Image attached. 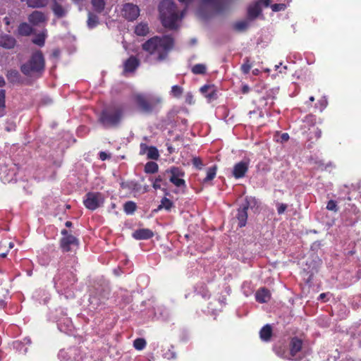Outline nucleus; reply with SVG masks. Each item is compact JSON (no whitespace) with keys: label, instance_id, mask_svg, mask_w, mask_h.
Returning <instances> with one entry per match:
<instances>
[{"label":"nucleus","instance_id":"338daca9","mask_svg":"<svg viewBox=\"0 0 361 361\" xmlns=\"http://www.w3.org/2000/svg\"><path fill=\"white\" fill-rule=\"evenodd\" d=\"M6 255H7L6 253H1V254H0V257H3L4 258V257H6Z\"/></svg>","mask_w":361,"mask_h":361},{"label":"nucleus","instance_id":"a878e982","mask_svg":"<svg viewBox=\"0 0 361 361\" xmlns=\"http://www.w3.org/2000/svg\"><path fill=\"white\" fill-rule=\"evenodd\" d=\"M49 3V0H27V5L28 7L33 8H44Z\"/></svg>","mask_w":361,"mask_h":361},{"label":"nucleus","instance_id":"393cba45","mask_svg":"<svg viewBox=\"0 0 361 361\" xmlns=\"http://www.w3.org/2000/svg\"><path fill=\"white\" fill-rule=\"evenodd\" d=\"M135 33L138 36H145L149 33V27L147 23H140L135 27Z\"/></svg>","mask_w":361,"mask_h":361},{"label":"nucleus","instance_id":"864d4df0","mask_svg":"<svg viewBox=\"0 0 361 361\" xmlns=\"http://www.w3.org/2000/svg\"><path fill=\"white\" fill-rule=\"evenodd\" d=\"M186 102L188 104L192 103V94L191 93H188L186 96Z\"/></svg>","mask_w":361,"mask_h":361},{"label":"nucleus","instance_id":"9d476101","mask_svg":"<svg viewBox=\"0 0 361 361\" xmlns=\"http://www.w3.org/2000/svg\"><path fill=\"white\" fill-rule=\"evenodd\" d=\"M302 346V342L300 339L295 337L292 338L290 343V353L288 355L283 357L294 361H300L301 357L298 355V353L301 351Z\"/></svg>","mask_w":361,"mask_h":361},{"label":"nucleus","instance_id":"bf43d9fd","mask_svg":"<svg viewBox=\"0 0 361 361\" xmlns=\"http://www.w3.org/2000/svg\"><path fill=\"white\" fill-rule=\"evenodd\" d=\"M61 233L63 235V237L69 235L68 233V231L66 229H63L61 232Z\"/></svg>","mask_w":361,"mask_h":361},{"label":"nucleus","instance_id":"2f4dec72","mask_svg":"<svg viewBox=\"0 0 361 361\" xmlns=\"http://www.w3.org/2000/svg\"><path fill=\"white\" fill-rule=\"evenodd\" d=\"M5 98H6L5 90H0V116H3L6 114Z\"/></svg>","mask_w":361,"mask_h":361},{"label":"nucleus","instance_id":"aec40b11","mask_svg":"<svg viewBox=\"0 0 361 361\" xmlns=\"http://www.w3.org/2000/svg\"><path fill=\"white\" fill-rule=\"evenodd\" d=\"M180 2L188 4L192 0H178ZM203 3L205 4L210 5L214 8L216 11L220 12L222 11V4L224 0H202Z\"/></svg>","mask_w":361,"mask_h":361},{"label":"nucleus","instance_id":"c9c22d12","mask_svg":"<svg viewBox=\"0 0 361 361\" xmlns=\"http://www.w3.org/2000/svg\"><path fill=\"white\" fill-rule=\"evenodd\" d=\"M249 26V22L247 20H242L235 23L234 28L238 31H244Z\"/></svg>","mask_w":361,"mask_h":361},{"label":"nucleus","instance_id":"c85d7f7f","mask_svg":"<svg viewBox=\"0 0 361 361\" xmlns=\"http://www.w3.org/2000/svg\"><path fill=\"white\" fill-rule=\"evenodd\" d=\"M87 24V27L90 29H92V28L95 27L99 24L98 17L95 14H94L91 12H89Z\"/></svg>","mask_w":361,"mask_h":361},{"label":"nucleus","instance_id":"2eb2a0df","mask_svg":"<svg viewBox=\"0 0 361 361\" xmlns=\"http://www.w3.org/2000/svg\"><path fill=\"white\" fill-rule=\"evenodd\" d=\"M16 39L11 35L2 34L0 35V47L6 49H11L16 45Z\"/></svg>","mask_w":361,"mask_h":361},{"label":"nucleus","instance_id":"603ef678","mask_svg":"<svg viewBox=\"0 0 361 361\" xmlns=\"http://www.w3.org/2000/svg\"><path fill=\"white\" fill-rule=\"evenodd\" d=\"M281 139L282 142H286L289 139V135L288 133H283L281 136Z\"/></svg>","mask_w":361,"mask_h":361},{"label":"nucleus","instance_id":"680f3d73","mask_svg":"<svg viewBox=\"0 0 361 361\" xmlns=\"http://www.w3.org/2000/svg\"><path fill=\"white\" fill-rule=\"evenodd\" d=\"M327 294L326 293H321L319 296V298L320 300H324L326 297Z\"/></svg>","mask_w":361,"mask_h":361},{"label":"nucleus","instance_id":"58836bf2","mask_svg":"<svg viewBox=\"0 0 361 361\" xmlns=\"http://www.w3.org/2000/svg\"><path fill=\"white\" fill-rule=\"evenodd\" d=\"M133 346L135 349L141 350L146 346V341L144 338H137L133 342Z\"/></svg>","mask_w":361,"mask_h":361},{"label":"nucleus","instance_id":"423d86ee","mask_svg":"<svg viewBox=\"0 0 361 361\" xmlns=\"http://www.w3.org/2000/svg\"><path fill=\"white\" fill-rule=\"evenodd\" d=\"M257 207V200L255 197L247 196L238 209L236 219L238 221V226L242 228L246 225L247 219V209Z\"/></svg>","mask_w":361,"mask_h":361},{"label":"nucleus","instance_id":"f704fd0d","mask_svg":"<svg viewBox=\"0 0 361 361\" xmlns=\"http://www.w3.org/2000/svg\"><path fill=\"white\" fill-rule=\"evenodd\" d=\"M147 156L148 159L157 160L158 159L159 154L157 149L155 147H149L147 152Z\"/></svg>","mask_w":361,"mask_h":361},{"label":"nucleus","instance_id":"ea45409f","mask_svg":"<svg viewBox=\"0 0 361 361\" xmlns=\"http://www.w3.org/2000/svg\"><path fill=\"white\" fill-rule=\"evenodd\" d=\"M183 93V88L178 85H173L171 87V94L175 97H179Z\"/></svg>","mask_w":361,"mask_h":361},{"label":"nucleus","instance_id":"a211bd4d","mask_svg":"<svg viewBox=\"0 0 361 361\" xmlns=\"http://www.w3.org/2000/svg\"><path fill=\"white\" fill-rule=\"evenodd\" d=\"M153 232L148 228L136 230L133 233V237L136 240H147L153 236Z\"/></svg>","mask_w":361,"mask_h":361},{"label":"nucleus","instance_id":"4d7b16f0","mask_svg":"<svg viewBox=\"0 0 361 361\" xmlns=\"http://www.w3.org/2000/svg\"><path fill=\"white\" fill-rule=\"evenodd\" d=\"M249 87L247 85H244L243 87V93H247L249 91Z\"/></svg>","mask_w":361,"mask_h":361},{"label":"nucleus","instance_id":"dca6fc26","mask_svg":"<svg viewBox=\"0 0 361 361\" xmlns=\"http://www.w3.org/2000/svg\"><path fill=\"white\" fill-rule=\"evenodd\" d=\"M140 65V61L135 56H130L123 63L124 73L134 72Z\"/></svg>","mask_w":361,"mask_h":361},{"label":"nucleus","instance_id":"9b49d317","mask_svg":"<svg viewBox=\"0 0 361 361\" xmlns=\"http://www.w3.org/2000/svg\"><path fill=\"white\" fill-rule=\"evenodd\" d=\"M123 16L130 21L135 20L140 15V8L133 4H126L122 9Z\"/></svg>","mask_w":361,"mask_h":361},{"label":"nucleus","instance_id":"09e8293b","mask_svg":"<svg viewBox=\"0 0 361 361\" xmlns=\"http://www.w3.org/2000/svg\"><path fill=\"white\" fill-rule=\"evenodd\" d=\"M165 357H166L167 359H172L175 358L176 355L173 352H171V350H169V352L165 353Z\"/></svg>","mask_w":361,"mask_h":361},{"label":"nucleus","instance_id":"13d9d810","mask_svg":"<svg viewBox=\"0 0 361 361\" xmlns=\"http://www.w3.org/2000/svg\"><path fill=\"white\" fill-rule=\"evenodd\" d=\"M5 80L2 76L0 75V87H2L5 85Z\"/></svg>","mask_w":361,"mask_h":361},{"label":"nucleus","instance_id":"de8ad7c7","mask_svg":"<svg viewBox=\"0 0 361 361\" xmlns=\"http://www.w3.org/2000/svg\"><path fill=\"white\" fill-rule=\"evenodd\" d=\"M286 205L284 204H280L277 208V212L279 214H283L286 209Z\"/></svg>","mask_w":361,"mask_h":361},{"label":"nucleus","instance_id":"f3484780","mask_svg":"<svg viewBox=\"0 0 361 361\" xmlns=\"http://www.w3.org/2000/svg\"><path fill=\"white\" fill-rule=\"evenodd\" d=\"M248 164L247 162L240 161L237 163L233 170V175L235 178H243L247 171Z\"/></svg>","mask_w":361,"mask_h":361},{"label":"nucleus","instance_id":"6ab92c4d","mask_svg":"<svg viewBox=\"0 0 361 361\" xmlns=\"http://www.w3.org/2000/svg\"><path fill=\"white\" fill-rule=\"evenodd\" d=\"M270 298L271 294L269 291L265 288L259 289L255 293L256 300L260 303L267 302Z\"/></svg>","mask_w":361,"mask_h":361},{"label":"nucleus","instance_id":"6e6552de","mask_svg":"<svg viewBox=\"0 0 361 361\" xmlns=\"http://www.w3.org/2000/svg\"><path fill=\"white\" fill-rule=\"evenodd\" d=\"M166 173L169 174V180L175 186L178 188H185V181L183 177L185 175L184 171L179 167L172 166L166 171Z\"/></svg>","mask_w":361,"mask_h":361},{"label":"nucleus","instance_id":"79ce46f5","mask_svg":"<svg viewBox=\"0 0 361 361\" xmlns=\"http://www.w3.org/2000/svg\"><path fill=\"white\" fill-rule=\"evenodd\" d=\"M193 166L197 169H201L203 166L202 161L199 157H194L192 160Z\"/></svg>","mask_w":361,"mask_h":361},{"label":"nucleus","instance_id":"7c9ffc66","mask_svg":"<svg viewBox=\"0 0 361 361\" xmlns=\"http://www.w3.org/2000/svg\"><path fill=\"white\" fill-rule=\"evenodd\" d=\"M136 204L133 201H128L125 203L123 209L127 214H132L136 210Z\"/></svg>","mask_w":361,"mask_h":361},{"label":"nucleus","instance_id":"4c0bfd02","mask_svg":"<svg viewBox=\"0 0 361 361\" xmlns=\"http://www.w3.org/2000/svg\"><path fill=\"white\" fill-rule=\"evenodd\" d=\"M206 71V66L204 64L198 63L195 65L192 68L194 74H204Z\"/></svg>","mask_w":361,"mask_h":361},{"label":"nucleus","instance_id":"7ed1b4c3","mask_svg":"<svg viewBox=\"0 0 361 361\" xmlns=\"http://www.w3.org/2000/svg\"><path fill=\"white\" fill-rule=\"evenodd\" d=\"M123 114L124 108L122 105H112L102 111L98 118V122L104 128H115L121 123Z\"/></svg>","mask_w":361,"mask_h":361},{"label":"nucleus","instance_id":"b1692460","mask_svg":"<svg viewBox=\"0 0 361 361\" xmlns=\"http://www.w3.org/2000/svg\"><path fill=\"white\" fill-rule=\"evenodd\" d=\"M6 77L8 80L12 83H17L20 81L21 76L16 69H10L7 71Z\"/></svg>","mask_w":361,"mask_h":361},{"label":"nucleus","instance_id":"6e6d98bb","mask_svg":"<svg viewBox=\"0 0 361 361\" xmlns=\"http://www.w3.org/2000/svg\"><path fill=\"white\" fill-rule=\"evenodd\" d=\"M59 54H60V51L59 49H55L53 51L52 56L54 57L57 58L59 56Z\"/></svg>","mask_w":361,"mask_h":361},{"label":"nucleus","instance_id":"0e129e2a","mask_svg":"<svg viewBox=\"0 0 361 361\" xmlns=\"http://www.w3.org/2000/svg\"><path fill=\"white\" fill-rule=\"evenodd\" d=\"M66 227H71L72 226V223L71 221H66L65 224Z\"/></svg>","mask_w":361,"mask_h":361},{"label":"nucleus","instance_id":"c756f323","mask_svg":"<svg viewBox=\"0 0 361 361\" xmlns=\"http://www.w3.org/2000/svg\"><path fill=\"white\" fill-rule=\"evenodd\" d=\"M173 206V203L169 199L163 197L161 200V204L158 207V209L160 210L161 209H165L166 210L169 211Z\"/></svg>","mask_w":361,"mask_h":361},{"label":"nucleus","instance_id":"c03bdc74","mask_svg":"<svg viewBox=\"0 0 361 361\" xmlns=\"http://www.w3.org/2000/svg\"><path fill=\"white\" fill-rule=\"evenodd\" d=\"M161 181H162V178L160 176L157 178L153 183V185H152L153 188L155 190L161 188Z\"/></svg>","mask_w":361,"mask_h":361},{"label":"nucleus","instance_id":"cd10ccee","mask_svg":"<svg viewBox=\"0 0 361 361\" xmlns=\"http://www.w3.org/2000/svg\"><path fill=\"white\" fill-rule=\"evenodd\" d=\"M47 37V30L43 31L42 33L38 34L35 38L32 39V42L39 46L43 47L45 43V39Z\"/></svg>","mask_w":361,"mask_h":361},{"label":"nucleus","instance_id":"69168bd1","mask_svg":"<svg viewBox=\"0 0 361 361\" xmlns=\"http://www.w3.org/2000/svg\"><path fill=\"white\" fill-rule=\"evenodd\" d=\"M74 3L75 4H79L80 3L81 1H82L83 0H72Z\"/></svg>","mask_w":361,"mask_h":361},{"label":"nucleus","instance_id":"1a4fd4ad","mask_svg":"<svg viewBox=\"0 0 361 361\" xmlns=\"http://www.w3.org/2000/svg\"><path fill=\"white\" fill-rule=\"evenodd\" d=\"M75 281V276L68 271L62 270L54 278L56 288H67Z\"/></svg>","mask_w":361,"mask_h":361},{"label":"nucleus","instance_id":"a19ab883","mask_svg":"<svg viewBox=\"0 0 361 361\" xmlns=\"http://www.w3.org/2000/svg\"><path fill=\"white\" fill-rule=\"evenodd\" d=\"M326 209L329 211H334L336 212L338 211L337 204L334 200H329L326 204Z\"/></svg>","mask_w":361,"mask_h":361},{"label":"nucleus","instance_id":"bb28decb","mask_svg":"<svg viewBox=\"0 0 361 361\" xmlns=\"http://www.w3.org/2000/svg\"><path fill=\"white\" fill-rule=\"evenodd\" d=\"M216 166H213L212 167H209L207 169V176L206 177L202 180L203 183H207L211 180H212L216 174Z\"/></svg>","mask_w":361,"mask_h":361},{"label":"nucleus","instance_id":"ddd939ff","mask_svg":"<svg viewBox=\"0 0 361 361\" xmlns=\"http://www.w3.org/2000/svg\"><path fill=\"white\" fill-rule=\"evenodd\" d=\"M29 23L34 26H39L47 20L45 14L39 11H34L27 17Z\"/></svg>","mask_w":361,"mask_h":361},{"label":"nucleus","instance_id":"052dcab7","mask_svg":"<svg viewBox=\"0 0 361 361\" xmlns=\"http://www.w3.org/2000/svg\"><path fill=\"white\" fill-rule=\"evenodd\" d=\"M4 20L7 25H8L11 23L10 18L8 17H5Z\"/></svg>","mask_w":361,"mask_h":361},{"label":"nucleus","instance_id":"e2e57ef3","mask_svg":"<svg viewBox=\"0 0 361 361\" xmlns=\"http://www.w3.org/2000/svg\"><path fill=\"white\" fill-rule=\"evenodd\" d=\"M6 305V302L3 300H0V308L4 307Z\"/></svg>","mask_w":361,"mask_h":361},{"label":"nucleus","instance_id":"4be33fe9","mask_svg":"<svg viewBox=\"0 0 361 361\" xmlns=\"http://www.w3.org/2000/svg\"><path fill=\"white\" fill-rule=\"evenodd\" d=\"M33 31L32 27L27 23H21L18 27V34L20 36H29Z\"/></svg>","mask_w":361,"mask_h":361},{"label":"nucleus","instance_id":"49530a36","mask_svg":"<svg viewBox=\"0 0 361 361\" xmlns=\"http://www.w3.org/2000/svg\"><path fill=\"white\" fill-rule=\"evenodd\" d=\"M321 136L322 130L319 128H317L314 131V138L318 140L321 137ZM310 139H313V137H310Z\"/></svg>","mask_w":361,"mask_h":361},{"label":"nucleus","instance_id":"39448f33","mask_svg":"<svg viewBox=\"0 0 361 361\" xmlns=\"http://www.w3.org/2000/svg\"><path fill=\"white\" fill-rule=\"evenodd\" d=\"M139 110L145 114H151L157 111L161 105L162 98L157 94H137L134 97Z\"/></svg>","mask_w":361,"mask_h":361},{"label":"nucleus","instance_id":"a18cd8bd","mask_svg":"<svg viewBox=\"0 0 361 361\" xmlns=\"http://www.w3.org/2000/svg\"><path fill=\"white\" fill-rule=\"evenodd\" d=\"M140 148V154H146L149 147L147 146L145 143H141Z\"/></svg>","mask_w":361,"mask_h":361},{"label":"nucleus","instance_id":"f03ea898","mask_svg":"<svg viewBox=\"0 0 361 361\" xmlns=\"http://www.w3.org/2000/svg\"><path fill=\"white\" fill-rule=\"evenodd\" d=\"M159 8L163 25L171 30L176 29L177 22L183 17L184 11L179 15L172 0H163Z\"/></svg>","mask_w":361,"mask_h":361},{"label":"nucleus","instance_id":"0eeeda50","mask_svg":"<svg viewBox=\"0 0 361 361\" xmlns=\"http://www.w3.org/2000/svg\"><path fill=\"white\" fill-rule=\"evenodd\" d=\"M104 202L103 194L97 192H90L86 194L83 200L85 207L90 210H95L101 207Z\"/></svg>","mask_w":361,"mask_h":361},{"label":"nucleus","instance_id":"e433bc0d","mask_svg":"<svg viewBox=\"0 0 361 361\" xmlns=\"http://www.w3.org/2000/svg\"><path fill=\"white\" fill-rule=\"evenodd\" d=\"M251 63L249 57L244 59V63L241 66L240 69L244 74H247L251 68Z\"/></svg>","mask_w":361,"mask_h":361},{"label":"nucleus","instance_id":"72a5a7b5","mask_svg":"<svg viewBox=\"0 0 361 361\" xmlns=\"http://www.w3.org/2000/svg\"><path fill=\"white\" fill-rule=\"evenodd\" d=\"M158 165L155 162H148L145 166V171L147 173H154L158 171Z\"/></svg>","mask_w":361,"mask_h":361},{"label":"nucleus","instance_id":"20e7f679","mask_svg":"<svg viewBox=\"0 0 361 361\" xmlns=\"http://www.w3.org/2000/svg\"><path fill=\"white\" fill-rule=\"evenodd\" d=\"M45 68V60L39 50L32 52L30 59L20 66V71L26 76H40Z\"/></svg>","mask_w":361,"mask_h":361},{"label":"nucleus","instance_id":"f8f14e48","mask_svg":"<svg viewBox=\"0 0 361 361\" xmlns=\"http://www.w3.org/2000/svg\"><path fill=\"white\" fill-rule=\"evenodd\" d=\"M51 11L54 16L58 18H62L66 16L69 10L70 6L68 4H62V2L51 3Z\"/></svg>","mask_w":361,"mask_h":361},{"label":"nucleus","instance_id":"473e14b6","mask_svg":"<svg viewBox=\"0 0 361 361\" xmlns=\"http://www.w3.org/2000/svg\"><path fill=\"white\" fill-rule=\"evenodd\" d=\"M91 2L94 9L97 12L101 13L104 10L105 6V2L104 0H92Z\"/></svg>","mask_w":361,"mask_h":361},{"label":"nucleus","instance_id":"412c9836","mask_svg":"<svg viewBox=\"0 0 361 361\" xmlns=\"http://www.w3.org/2000/svg\"><path fill=\"white\" fill-rule=\"evenodd\" d=\"M261 11L259 3L251 4L247 8L248 18L250 20L255 19L261 13Z\"/></svg>","mask_w":361,"mask_h":361},{"label":"nucleus","instance_id":"774afa93","mask_svg":"<svg viewBox=\"0 0 361 361\" xmlns=\"http://www.w3.org/2000/svg\"><path fill=\"white\" fill-rule=\"evenodd\" d=\"M309 99H310V102H314V97L313 96H311Z\"/></svg>","mask_w":361,"mask_h":361},{"label":"nucleus","instance_id":"3c124183","mask_svg":"<svg viewBox=\"0 0 361 361\" xmlns=\"http://www.w3.org/2000/svg\"><path fill=\"white\" fill-rule=\"evenodd\" d=\"M210 87H211L209 85H204L200 88V91L202 94H205L207 92L209 89H210Z\"/></svg>","mask_w":361,"mask_h":361},{"label":"nucleus","instance_id":"4468645a","mask_svg":"<svg viewBox=\"0 0 361 361\" xmlns=\"http://www.w3.org/2000/svg\"><path fill=\"white\" fill-rule=\"evenodd\" d=\"M78 245V239L72 235L63 237L61 240V247L63 252H69L72 245L77 246Z\"/></svg>","mask_w":361,"mask_h":361},{"label":"nucleus","instance_id":"37998d69","mask_svg":"<svg viewBox=\"0 0 361 361\" xmlns=\"http://www.w3.org/2000/svg\"><path fill=\"white\" fill-rule=\"evenodd\" d=\"M273 11H283L286 8V5L284 4H275L271 5V6Z\"/></svg>","mask_w":361,"mask_h":361},{"label":"nucleus","instance_id":"5701e85b","mask_svg":"<svg viewBox=\"0 0 361 361\" xmlns=\"http://www.w3.org/2000/svg\"><path fill=\"white\" fill-rule=\"evenodd\" d=\"M272 335V329L271 325L266 324L259 331L260 338L264 341H269Z\"/></svg>","mask_w":361,"mask_h":361},{"label":"nucleus","instance_id":"8fccbe9b","mask_svg":"<svg viewBox=\"0 0 361 361\" xmlns=\"http://www.w3.org/2000/svg\"><path fill=\"white\" fill-rule=\"evenodd\" d=\"M109 155H108L106 152H101L99 153V158L104 161V160H106V159L109 158Z\"/></svg>","mask_w":361,"mask_h":361},{"label":"nucleus","instance_id":"5fc2aeb1","mask_svg":"<svg viewBox=\"0 0 361 361\" xmlns=\"http://www.w3.org/2000/svg\"><path fill=\"white\" fill-rule=\"evenodd\" d=\"M259 4H264L266 7L269 6V3H270V0H259V1L257 2Z\"/></svg>","mask_w":361,"mask_h":361},{"label":"nucleus","instance_id":"f257e3e1","mask_svg":"<svg viewBox=\"0 0 361 361\" xmlns=\"http://www.w3.org/2000/svg\"><path fill=\"white\" fill-rule=\"evenodd\" d=\"M173 44V39L169 35L161 37L156 36L146 41L142 44V49L149 54L155 55L158 61H162L166 59Z\"/></svg>","mask_w":361,"mask_h":361}]
</instances>
